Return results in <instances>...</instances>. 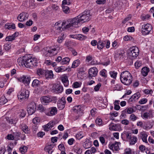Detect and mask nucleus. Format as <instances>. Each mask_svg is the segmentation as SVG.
Masks as SVG:
<instances>
[{
	"mask_svg": "<svg viewBox=\"0 0 154 154\" xmlns=\"http://www.w3.org/2000/svg\"><path fill=\"white\" fill-rule=\"evenodd\" d=\"M120 78L121 82L125 85H129L132 82V76L128 71L122 72Z\"/></svg>",
	"mask_w": 154,
	"mask_h": 154,
	"instance_id": "nucleus-1",
	"label": "nucleus"
},
{
	"mask_svg": "<svg viewBox=\"0 0 154 154\" xmlns=\"http://www.w3.org/2000/svg\"><path fill=\"white\" fill-rule=\"evenodd\" d=\"M91 15L89 10L85 11L79 16L76 17L79 23H83L90 20Z\"/></svg>",
	"mask_w": 154,
	"mask_h": 154,
	"instance_id": "nucleus-2",
	"label": "nucleus"
},
{
	"mask_svg": "<svg viewBox=\"0 0 154 154\" xmlns=\"http://www.w3.org/2000/svg\"><path fill=\"white\" fill-rule=\"evenodd\" d=\"M78 21L76 17L69 19L66 21H63L62 24V26H63L66 29H68L74 26L78 25Z\"/></svg>",
	"mask_w": 154,
	"mask_h": 154,
	"instance_id": "nucleus-3",
	"label": "nucleus"
},
{
	"mask_svg": "<svg viewBox=\"0 0 154 154\" xmlns=\"http://www.w3.org/2000/svg\"><path fill=\"white\" fill-rule=\"evenodd\" d=\"M72 110L74 115H75V120L78 119L84 114L82 107L81 105L75 106H74Z\"/></svg>",
	"mask_w": 154,
	"mask_h": 154,
	"instance_id": "nucleus-4",
	"label": "nucleus"
},
{
	"mask_svg": "<svg viewBox=\"0 0 154 154\" xmlns=\"http://www.w3.org/2000/svg\"><path fill=\"white\" fill-rule=\"evenodd\" d=\"M152 26L149 23L144 24L142 25L141 29V33L143 35H146L152 33Z\"/></svg>",
	"mask_w": 154,
	"mask_h": 154,
	"instance_id": "nucleus-5",
	"label": "nucleus"
},
{
	"mask_svg": "<svg viewBox=\"0 0 154 154\" xmlns=\"http://www.w3.org/2000/svg\"><path fill=\"white\" fill-rule=\"evenodd\" d=\"M29 91L26 89H23L21 90L20 94L18 95V98L20 101L27 99L29 95Z\"/></svg>",
	"mask_w": 154,
	"mask_h": 154,
	"instance_id": "nucleus-6",
	"label": "nucleus"
},
{
	"mask_svg": "<svg viewBox=\"0 0 154 154\" xmlns=\"http://www.w3.org/2000/svg\"><path fill=\"white\" fill-rule=\"evenodd\" d=\"M59 50L60 48L59 47L54 48L51 47L46 50L44 53L45 54L46 56H52L57 55Z\"/></svg>",
	"mask_w": 154,
	"mask_h": 154,
	"instance_id": "nucleus-7",
	"label": "nucleus"
},
{
	"mask_svg": "<svg viewBox=\"0 0 154 154\" xmlns=\"http://www.w3.org/2000/svg\"><path fill=\"white\" fill-rule=\"evenodd\" d=\"M139 53V50L137 47H133L130 50L128 54L131 59H135L137 57Z\"/></svg>",
	"mask_w": 154,
	"mask_h": 154,
	"instance_id": "nucleus-8",
	"label": "nucleus"
},
{
	"mask_svg": "<svg viewBox=\"0 0 154 154\" xmlns=\"http://www.w3.org/2000/svg\"><path fill=\"white\" fill-rule=\"evenodd\" d=\"M57 98L56 97H50L49 96H43L41 98V101L42 103L45 105L46 103H49L53 101L56 102Z\"/></svg>",
	"mask_w": 154,
	"mask_h": 154,
	"instance_id": "nucleus-9",
	"label": "nucleus"
},
{
	"mask_svg": "<svg viewBox=\"0 0 154 154\" xmlns=\"http://www.w3.org/2000/svg\"><path fill=\"white\" fill-rule=\"evenodd\" d=\"M36 108V103L33 102L30 103L27 106V110L28 113L29 115H31L34 113Z\"/></svg>",
	"mask_w": 154,
	"mask_h": 154,
	"instance_id": "nucleus-10",
	"label": "nucleus"
},
{
	"mask_svg": "<svg viewBox=\"0 0 154 154\" xmlns=\"http://www.w3.org/2000/svg\"><path fill=\"white\" fill-rule=\"evenodd\" d=\"M21 61L26 66L29 68L32 67V58H29L27 57H24L22 59Z\"/></svg>",
	"mask_w": 154,
	"mask_h": 154,
	"instance_id": "nucleus-11",
	"label": "nucleus"
},
{
	"mask_svg": "<svg viewBox=\"0 0 154 154\" xmlns=\"http://www.w3.org/2000/svg\"><path fill=\"white\" fill-rule=\"evenodd\" d=\"M66 103V101L65 97H62L57 102V105L58 108L60 110L63 109L65 107Z\"/></svg>",
	"mask_w": 154,
	"mask_h": 154,
	"instance_id": "nucleus-12",
	"label": "nucleus"
},
{
	"mask_svg": "<svg viewBox=\"0 0 154 154\" xmlns=\"http://www.w3.org/2000/svg\"><path fill=\"white\" fill-rule=\"evenodd\" d=\"M109 129L111 131H118L121 130V125L119 124H115L113 123H111L109 125Z\"/></svg>",
	"mask_w": 154,
	"mask_h": 154,
	"instance_id": "nucleus-13",
	"label": "nucleus"
},
{
	"mask_svg": "<svg viewBox=\"0 0 154 154\" xmlns=\"http://www.w3.org/2000/svg\"><path fill=\"white\" fill-rule=\"evenodd\" d=\"M97 72L98 70L96 67L90 68L88 70V78L91 79L92 77H95L97 75Z\"/></svg>",
	"mask_w": 154,
	"mask_h": 154,
	"instance_id": "nucleus-14",
	"label": "nucleus"
},
{
	"mask_svg": "<svg viewBox=\"0 0 154 154\" xmlns=\"http://www.w3.org/2000/svg\"><path fill=\"white\" fill-rule=\"evenodd\" d=\"M18 80L25 85H28L30 81V78L27 76L23 75L18 79Z\"/></svg>",
	"mask_w": 154,
	"mask_h": 154,
	"instance_id": "nucleus-15",
	"label": "nucleus"
},
{
	"mask_svg": "<svg viewBox=\"0 0 154 154\" xmlns=\"http://www.w3.org/2000/svg\"><path fill=\"white\" fill-rule=\"evenodd\" d=\"M28 14L25 12L21 13L18 16L17 19L20 22H23L28 18Z\"/></svg>",
	"mask_w": 154,
	"mask_h": 154,
	"instance_id": "nucleus-16",
	"label": "nucleus"
},
{
	"mask_svg": "<svg viewBox=\"0 0 154 154\" xmlns=\"http://www.w3.org/2000/svg\"><path fill=\"white\" fill-rule=\"evenodd\" d=\"M70 37L79 40H84L87 38V37L86 36L81 34L71 35H70Z\"/></svg>",
	"mask_w": 154,
	"mask_h": 154,
	"instance_id": "nucleus-17",
	"label": "nucleus"
},
{
	"mask_svg": "<svg viewBox=\"0 0 154 154\" xmlns=\"http://www.w3.org/2000/svg\"><path fill=\"white\" fill-rule=\"evenodd\" d=\"M141 95L139 92H137L132 95L128 100V103H131L133 101H135L138 99Z\"/></svg>",
	"mask_w": 154,
	"mask_h": 154,
	"instance_id": "nucleus-18",
	"label": "nucleus"
},
{
	"mask_svg": "<svg viewBox=\"0 0 154 154\" xmlns=\"http://www.w3.org/2000/svg\"><path fill=\"white\" fill-rule=\"evenodd\" d=\"M20 127L22 131L25 134H28L30 133V130L28 127L24 123L21 124L20 125Z\"/></svg>",
	"mask_w": 154,
	"mask_h": 154,
	"instance_id": "nucleus-19",
	"label": "nucleus"
},
{
	"mask_svg": "<svg viewBox=\"0 0 154 154\" xmlns=\"http://www.w3.org/2000/svg\"><path fill=\"white\" fill-rule=\"evenodd\" d=\"M50 112L46 113V114L49 116H52L55 115L57 112V109L56 107H53L50 108Z\"/></svg>",
	"mask_w": 154,
	"mask_h": 154,
	"instance_id": "nucleus-20",
	"label": "nucleus"
},
{
	"mask_svg": "<svg viewBox=\"0 0 154 154\" xmlns=\"http://www.w3.org/2000/svg\"><path fill=\"white\" fill-rule=\"evenodd\" d=\"M63 91V88L61 85H56L53 89L54 92L56 93H61Z\"/></svg>",
	"mask_w": 154,
	"mask_h": 154,
	"instance_id": "nucleus-21",
	"label": "nucleus"
},
{
	"mask_svg": "<svg viewBox=\"0 0 154 154\" xmlns=\"http://www.w3.org/2000/svg\"><path fill=\"white\" fill-rule=\"evenodd\" d=\"M61 81L65 87H67L69 84V81L67 76L66 75H63L61 77Z\"/></svg>",
	"mask_w": 154,
	"mask_h": 154,
	"instance_id": "nucleus-22",
	"label": "nucleus"
},
{
	"mask_svg": "<svg viewBox=\"0 0 154 154\" xmlns=\"http://www.w3.org/2000/svg\"><path fill=\"white\" fill-rule=\"evenodd\" d=\"M149 71V69L146 66L142 68L141 71V74L143 76H146Z\"/></svg>",
	"mask_w": 154,
	"mask_h": 154,
	"instance_id": "nucleus-23",
	"label": "nucleus"
},
{
	"mask_svg": "<svg viewBox=\"0 0 154 154\" xmlns=\"http://www.w3.org/2000/svg\"><path fill=\"white\" fill-rule=\"evenodd\" d=\"M42 81H40L37 79L34 80L32 83V85L33 87L36 88L40 85L41 84H43Z\"/></svg>",
	"mask_w": 154,
	"mask_h": 154,
	"instance_id": "nucleus-24",
	"label": "nucleus"
},
{
	"mask_svg": "<svg viewBox=\"0 0 154 154\" xmlns=\"http://www.w3.org/2000/svg\"><path fill=\"white\" fill-rule=\"evenodd\" d=\"M137 138L134 136H132L129 139V144L130 145H134L137 141Z\"/></svg>",
	"mask_w": 154,
	"mask_h": 154,
	"instance_id": "nucleus-25",
	"label": "nucleus"
},
{
	"mask_svg": "<svg viewBox=\"0 0 154 154\" xmlns=\"http://www.w3.org/2000/svg\"><path fill=\"white\" fill-rule=\"evenodd\" d=\"M45 75L46 79H52L54 75L52 70H46Z\"/></svg>",
	"mask_w": 154,
	"mask_h": 154,
	"instance_id": "nucleus-26",
	"label": "nucleus"
},
{
	"mask_svg": "<svg viewBox=\"0 0 154 154\" xmlns=\"http://www.w3.org/2000/svg\"><path fill=\"white\" fill-rule=\"evenodd\" d=\"M5 29H14L16 28L15 24L14 23H7L5 25Z\"/></svg>",
	"mask_w": 154,
	"mask_h": 154,
	"instance_id": "nucleus-27",
	"label": "nucleus"
},
{
	"mask_svg": "<svg viewBox=\"0 0 154 154\" xmlns=\"http://www.w3.org/2000/svg\"><path fill=\"white\" fill-rule=\"evenodd\" d=\"M140 135L142 141L145 143H147L148 142L147 140V134L145 133L141 132L140 133Z\"/></svg>",
	"mask_w": 154,
	"mask_h": 154,
	"instance_id": "nucleus-28",
	"label": "nucleus"
},
{
	"mask_svg": "<svg viewBox=\"0 0 154 154\" xmlns=\"http://www.w3.org/2000/svg\"><path fill=\"white\" fill-rule=\"evenodd\" d=\"M83 146L85 149H87L90 148L91 146V143L89 140L86 139L83 144Z\"/></svg>",
	"mask_w": 154,
	"mask_h": 154,
	"instance_id": "nucleus-29",
	"label": "nucleus"
},
{
	"mask_svg": "<svg viewBox=\"0 0 154 154\" xmlns=\"http://www.w3.org/2000/svg\"><path fill=\"white\" fill-rule=\"evenodd\" d=\"M105 47V44L104 41H99L97 43V48L100 50L102 49Z\"/></svg>",
	"mask_w": 154,
	"mask_h": 154,
	"instance_id": "nucleus-30",
	"label": "nucleus"
},
{
	"mask_svg": "<svg viewBox=\"0 0 154 154\" xmlns=\"http://www.w3.org/2000/svg\"><path fill=\"white\" fill-rule=\"evenodd\" d=\"M131 136V133L128 132H125L122 134V137H126L127 140H129Z\"/></svg>",
	"mask_w": 154,
	"mask_h": 154,
	"instance_id": "nucleus-31",
	"label": "nucleus"
},
{
	"mask_svg": "<svg viewBox=\"0 0 154 154\" xmlns=\"http://www.w3.org/2000/svg\"><path fill=\"white\" fill-rule=\"evenodd\" d=\"M73 151L78 154H81L82 152V149L80 147L78 146H75L74 147L73 149Z\"/></svg>",
	"mask_w": 154,
	"mask_h": 154,
	"instance_id": "nucleus-32",
	"label": "nucleus"
},
{
	"mask_svg": "<svg viewBox=\"0 0 154 154\" xmlns=\"http://www.w3.org/2000/svg\"><path fill=\"white\" fill-rule=\"evenodd\" d=\"M80 63V61L79 59L74 60L72 64V68H75L78 67Z\"/></svg>",
	"mask_w": 154,
	"mask_h": 154,
	"instance_id": "nucleus-33",
	"label": "nucleus"
},
{
	"mask_svg": "<svg viewBox=\"0 0 154 154\" xmlns=\"http://www.w3.org/2000/svg\"><path fill=\"white\" fill-rule=\"evenodd\" d=\"M11 48V45L9 42H8L5 44L3 46V49L5 51H9Z\"/></svg>",
	"mask_w": 154,
	"mask_h": 154,
	"instance_id": "nucleus-34",
	"label": "nucleus"
},
{
	"mask_svg": "<svg viewBox=\"0 0 154 154\" xmlns=\"http://www.w3.org/2000/svg\"><path fill=\"white\" fill-rule=\"evenodd\" d=\"M46 70L42 69H38L37 70V74L39 75H43L45 74Z\"/></svg>",
	"mask_w": 154,
	"mask_h": 154,
	"instance_id": "nucleus-35",
	"label": "nucleus"
},
{
	"mask_svg": "<svg viewBox=\"0 0 154 154\" xmlns=\"http://www.w3.org/2000/svg\"><path fill=\"white\" fill-rule=\"evenodd\" d=\"M70 59L68 57H66L62 59L60 63L62 65L67 64L70 61Z\"/></svg>",
	"mask_w": 154,
	"mask_h": 154,
	"instance_id": "nucleus-36",
	"label": "nucleus"
},
{
	"mask_svg": "<svg viewBox=\"0 0 154 154\" xmlns=\"http://www.w3.org/2000/svg\"><path fill=\"white\" fill-rule=\"evenodd\" d=\"M53 148V147L52 145H50L45 147L44 148V150L45 151L48 152V153L50 154V152L51 153L53 152V151H51L50 152V151H51Z\"/></svg>",
	"mask_w": 154,
	"mask_h": 154,
	"instance_id": "nucleus-37",
	"label": "nucleus"
},
{
	"mask_svg": "<svg viewBox=\"0 0 154 154\" xmlns=\"http://www.w3.org/2000/svg\"><path fill=\"white\" fill-rule=\"evenodd\" d=\"M107 71L105 69H103L100 72V75L102 76L104 78L107 77V75L106 74Z\"/></svg>",
	"mask_w": 154,
	"mask_h": 154,
	"instance_id": "nucleus-38",
	"label": "nucleus"
},
{
	"mask_svg": "<svg viewBox=\"0 0 154 154\" xmlns=\"http://www.w3.org/2000/svg\"><path fill=\"white\" fill-rule=\"evenodd\" d=\"M20 116L21 118L24 117L26 114V111L23 109H20L19 110Z\"/></svg>",
	"mask_w": 154,
	"mask_h": 154,
	"instance_id": "nucleus-39",
	"label": "nucleus"
},
{
	"mask_svg": "<svg viewBox=\"0 0 154 154\" xmlns=\"http://www.w3.org/2000/svg\"><path fill=\"white\" fill-rule=\"evenodd\" d=\"M124 55V53L121 51H119L115 54V57L116 58H120L122 57Z\"/></svg>",
	"mask_w": 154,
	"mask_h": 154,
	"instance_id": "nucleus-40",
	"label": "nucleus"
},
{
	"mask_svg": "<svg viewBox=\"0 0 154 154\" xmlns=\"http://www.w3.org/2000/svg\"><path fill=\"white\" fill-rule=\"evenodd\" d=\"M84 136V135L83 132L82 131H80L76 135L75 137L78 140H80Z\"/></svg>",
	"mask_w": 154,
	"mask_h": 154,
	"instance_id": "nucleus-41",
	"label": "nucleus"
},
{
	"mask_svg": "<svg viewBox=\"0 0 154 154\" xmlns=\"http://www.w3.org/2000/svg\"><path fill=\"white\" fill-rule=\"evenodd\" d=\"M62 9L64 12L66 14H68L70 12L69 8L65 6H62Z\"/></svg>",
	"mask_w": 154,
	"mask_h": 154,
	"instance_id": "nucleus-42",
	"label": "nucleus"
},
{
	"mask_svg": "<svg viewBox=\"0 0 154 154\" xmlns=\"http://www.w3.org/2000/svg\"><path fill=\"white\" fill-rule=\"evenodd\" d=\"M152 116V114L149 112H145L144 113L143 115V118L148 119L150 118V116Z\"/></svg>",
	"mask_w": 154,
	"mask_h": 154,
	"instance_id": "nucleus-43",
	"label": "nucleus"
},
{
	"mask_svg": "<svg viewBox=\"0 0 154 154\" xmlns=\"http://www.w3.org/2000/svg\"><path fill=\"white\" fill-rule=\"evenodd\" d=\"M138 118L134 114H132L130 115L129 119L131 121H134Z\"/></svg>",
	"mask_w": 154,
	"mask_h": 154,
	"instance_id": "nucleus-44",
	"label": "nucleus"
},
{
	"mask_svg": "<svg viewBox=\"0 0 154 154\" xmlns=\"http://www.w3.org/2000/svg\"><path fill=\"white\" fill-rule=\"evenodd\" d=\"M7 102V100L5 97H2L0 98V104L3 105L5 104Z\"/></svg>",
	"mask_w": 154,
	"mask_h": 154,
	"instance_id": "nucleus-45",
	"label": "nucleus"
},
{
	"mask_svg": "<svg viewBox=\"0 0 154 154\" xmlns=\"http://www.w3.org/2000/svg\"><path fill=\"white\" fill-rule=\"evenodd\" d=\"M142 62L139 60L137 61L134 64L135 67L137 69H139V68L142 66Z\"/></svg>",
	"mask_w": 154,
	"mask_h": 154,
	"instance_id": "nucleus-46",
	"label": "nucleus"
},
{
	"mask_svg": "<svg viewBox=\"0 0 154 154\" xmlns=\"http://www.w3.org/2000/svg\"><path fill=\"white\" fill-rule=\"evenodd\" d=\"M27 149L28 147L26 146H24L20 147V150L22 153L24 154L26 152Z\"/></svg>",
	"mask_w": 154,
	"mask_h": 154,
	"instance_id": "nucleus-47",
	"label": "nucleus"
},
{
	"mask_svg": "<svg viewBox=\"0 0 154 154\" xmlns=\"http://www.w3.org/2000/svg\"><path fill=\"white\" fill-rule=\"evenodd\" d=\"M91 65H97L100 64L101 63L100 60H94L91 62Z\"/></svg>",
	"mask_w": 154,
	"mask_h": 154,
	"instance_id": "nucleus-48",
	"label": "nucleus"
},
{
	"mask_svg": "<svg viewBox=\"0 0 154 154\" xmlns=\"http://www.w3.org/2000/svg\"><path fill=\"white\" fill-rule=\"evenodd\" d=\"M110 76L114 79H116L117 75V72L115 71H110L109 72Z\"/></svg>",
	"mask_w": 154,
	"mask_h": 154,
	"instance_id": "nucleus-49",
	"label": "nucleus"
},
{
	"mask_svg": "<svg viewBox=\"0 0 154 154\" xmlns=\"http://www.w3.org/2000/svg\"><path fill=\"white\" fill-rule=\"evenodd\" d=\"M13 135L14 136V139H19V137H20L21 136L20 133L18 132H15L13 133Z\"/></svg>",
	"mask_w": 154,
	"mask_h": 154,
	"instance_id": "nucleus-50",
	"label": "nucleus"
},
{
	"mask_svg": "<svg viewBox=\"0 0 154 154\" xmlns=\"http://www.w3.org/2000/svg\"><path fill=\"white\" fill-rule=\"evenodd\" d=\"M32 67L37 66V62L38 60L37 58L35 57L32 58Z\"/></svg>",
	"mask_w": 154,
	"mask_h": 154,
	"instance_id": "nucleus-51",
	"label": "nucleus"
},
{
	"mask_svg": "<svg viewBox=\"0 0 154 154\" xmlns=\"http://www.w3.org/2000/svg\"><path fill=\"white\" fill-rule=\"evenodd\" d=\"M55 70L56 72H62L65 70L64 68H62V67H59L55 68Z\"/></svg>",
	"mask_w": 154,
	"mask_h": 154,
	"instance_id": "nucleus-52",
	"label": "nucleus"
},
{
	"mask_svg": "<svg viewBox=\"0 0 154 154\" xmlns=\"http://www.w3.org/2000/svg\"><path fill=\"white\" fill-rule=\"evenodd\" d=\"M119 144L120 143L118 142H116L114 143V149L116 151H117L119 149Z\"/></svg>",
	"mask_w": 154,
	"mask_h": 154,
	"instance_id": "nucleus-53",
	"label": "nucleus"
},
{
	"mask_svg": "<svg viewBox=\"0 0 154 154\" xmlns=\"http://www.w3.org/2000/svg\"><path fill=\"white\" fill-rule=\"evenodd\" d=\"M147 101V99L146 98H142L139 101L138 103L140 104H143L146 103Z\"/></svg>",
	"mask_w": 154,
	"mask_h": 154,
	"instance_id": "nucleus-54",
	"label": "nucleus"
},
{
	"mask_svg": "<svg viewBox=\"0 0 154 154\" xmlns=\"http://www.w3.org/2000/svg\"><path fill=\"white\" fill-rule=\"evenodd\" d=\"M14 39V37H13L12 35L6 37L5 39V40L6 41L8 42L12 41Z\"/></svg>",
	"mask_w": 154,
	"mask_h": 154,
	"instance_id": "nucleus-55",
	"label": "nucleus"
},
{
	"mask_svg": "<svg viewBox=\"0 0 154 154\" xmlns=\"http://www.w3.org/2000/svg\"><path fill=\"white\" fill-rule=\"evenodd\" d=\"M64 35L63 34L61 36L58 37L57 42L59 43H61L63 42L64 40Z\"/></svg>",
	"mask_w": 154,
	"mask_h": 154,
	"instance_id": "nucleus-56",
	"label": "nucleus"
},
{
	"mask_svg": "<svg viewBox=\"0 0 154 154\" xmlns=\"http://www.w3.org/2000/svg\"><path fill=\"white\" fill-rule=\"evenodd\" d=\"M127 114H132L134 112V110L131 107H129L126 109Z\"/></svg>",
	"mask_w": 154,
	"mask_h": 154,
	"instance_id": "nucleus-57",
	"label": "nucleus"
},
{
	"mask_svg": "<svg viewBox=\"0 0 154 154\" xmlns=\"http://www.w3.org/2000/svg\"><path fill=\"white\" fill-rule=\"evenodd\" d=\"M71 3L70 0H63L62 2V5L64 6V5H69Z\"/></svg>",
	"mask_w": 154,
	"mask_h": 154,
	"instance_id": "nucleus-58",
	"label": "nucleus"
},
{
	"mask_svg": "<svg viewBox=\"0 0 154 154\" xmlns=\"http://www.w3.org/2000/svg\"><path fill=\"white\" fill-rule=\"evenodd\" d=\"M97 124L101 125H102V121L100 118H97L95 121Z\"/></svg>",
	"mask_w": 154,
	"mask_h": 154,
	"instance_id": "nucleus-59",
	"label": "nucleus"
},
{
	"mask_svg": "<svg viewBox=\"0 0 154 154\" xmlns=\"http://www.w3.org/2000/svg\"><path fill=\"white\" fill-rule=\"evenodd\" d=\"M97 109L95 108L92 109L91 110V114L92 116H94L97 113Z\"/></svg>",
	"mask_w": 154,
	"mask_h": 154,
	"instance_id": "nucleus-60",
	"label": "nucleus"
},
{
	"mask_svg": "<svg viewBox=\"0 0 154 154\" xmlns=\"http://www.w3.org/2000/svg\"><path fill=\"white\" fill-rule=\"evenodd\" d=\"M105 45L106 44V48H108L110 47V42L109 40H104Z\"/></svg>",
	"mask_w": 154,
	"mask_h": 154,
	"instance_id": "nucleus-61",
	"label": "nucleus"
},
{
	"mask_svg": "<svg viewBox=\"0 0 154 154\" xmlns=\"http://www.w3.org/2000/svg\"><path fill=\"white\" fill-rule=\"evenodd\" d=\"M132 38L131 36L130 35H126L123 38V39L125 41H128L131 40L132 39Z\"/></svg>",
	"mask_w": 154,
	"mask_h": 154,
	"instance_id": "nucleus-62",
	"label": "nucleus"
},
{
	"mask_svg": "<svg viewBox=\"0 0 154 154\" xmlns=\"http://www.w3.org/2000/svg\"><path fill=\"white\" fill-rule=\"evenodd\" d=\"M48 124L49 126V128H50V129H51L55 125V123L54 122L50 121Z\"/></svg>",
	"mask_w": 154,
	"mask_h": 154,
	"instance_id": "nucleus-63",
	"label": "nucleus"
},
{
	"mask_svg": "<svg viewBox=\"0 0 154 154\" xmlns=\"http://www.w3.org/2000/svg\"><path fill=\"white\" fill-rule=\"evenodd\" d=\"M72 86L73 88H77L80 87V85L78 82H75L73 83Z\"/></svg>",
	"mask_w": 154,
	"mask_h": 154,
	"instance_id": "nucleus-64",
	"label": "nucleus"
}]
</instances>
